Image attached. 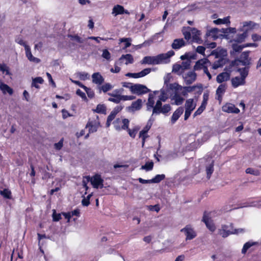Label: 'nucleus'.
<instances>
[{
  "instance_id": "1",
  "label": "nucleus",
  "mask_w": 261,
  "mask_h": 261,
  "mask_svg": "<svg viewBox=\"0 0 261 261\" xmlns=\"http://www.w3.org/2000/svg\"><path fill=\"white\" fill-rule=\"evenodd\" d=\"M153 98V95L150 93L146 104V111H151L152 110V113L151 116H152V117L159 115L160 114L166 115L171 110V106L169 104H165L163 106L162 102H161L160 100H157L154 105Z\"/></svg>"
},
{
  "instance_id": "2",
  "label": "nucleus",
  "mask_w": 261,
  "mask_h": 261,
  "mask_svg": "<svg viewBox=\"0 0 261 261\" xmlns=\"http://www.w3.org/2000/svg\"><path fill=\"white\" fill-rule=\"evenodd\" d=\"M175 55L173 50H170L165 54H161L156 56H146L143 58L141 63L142 64L157 65L169 59Z\"/></svg>"
},
{
  "instance_id": "3",
  "label": "nucleus",
  "mask_w": 261,
  "mask_h": 261,
  "mask_svg": "<svg viewBox=\"0 0 261 261\" xmlns=\"http://www.w3.org/2000/svg\"><path fill=\"white\" fill-rule=\"evenodd\" d=\"M150 91L146 86L140 84H134L131 88V93L138 96L145 94Z\"/></svg>"
},
{
  "instance_id": "4",
  "label": "nucleus",
  "mask_w": 261,
  "mask_h": 261,
  "mask_svg": "<svg viewBox=\"0 0 261 261\" xmlns=\"http://www.w3.org/2000/svg\"><path fill=\"white\" fill-rule=\"evenodd\" d=\"M196 136L191 134L188 136L186 140L187 144L186 147L188 150H193L196 149L200 145L199 143L195 141Z\"/></svg>"
},
{
  "instance_id": "5",
  "label": "nucleus",
  "mask_w": 261,
  "mask_h": 261,
  "mask_svg": "<svg viewBox=\"0 0 261 261\" xmlns=\"http://www.w3.org/2000/svg\"><path fill=\"white\" fill-rule=\"evenodd\" d=\"M180 231L185 233L186 240H191L197 236L196 231L190 225H186L180 230Z\"/></svg>"
},
{
  "instance_id": "6",
  "label": "nucleus",
  "mask_w": 261,
  "mask_h": 261,
  "mask_svg": "<svg viewBox=\"0 0 261 261\" xmlns=\"http://www.w3.org/2000/svg\"><path fill=\"white\" fill-rule=\"evenodd\" d=\"M233 226L232 223L229 225H223L221 228L219 229V234L224 238L227 237L230 234H233Z\"/></svg>"
},
{
  "instance_id": "7",
  "label": "nucleus",
  "mask_w": 261,
  "mask_h": 261,
  "mask_svg": "<svg viewBox=\"0 0 261 261\" xmlns=\"http://www.w3.org/2000/svg\"><path fill=\"white\" fill-rule=\"evenodd\" d=\"M221 29H218L216 28L207 29L205 37L206 38H212L213 40L217 39L221 35L220 33L221 32Z\"/></svg>"
},
{
  "instance_id": "8",
  "label": "nucleus",
  "mask_w": 261,
  "mask_h": 261,
  "mask_svg": "<svg viewBox=\"0 0 261 261\" xmlns=\"http://www.w3.org/2000/svg\"><path fill=\"white\" fill-rule=\"evenodd\" d=\"M196 88L199 89V91L201 93L202 90V86L201 84L199 85H194L192 86H181V94L184 96H187L188 93H191L194 91Z\"/></svg>"
},
{
  "instance_id": "9",
  "label": "nucleus",
  "mask_w": 261,
  "mask_h": 261,
  "mask_svg": "<svg viewBox=\"0 0 261 261\" xmlns=\"http://www.w3.org/2000/svg\"><path fill=\"white\" fill-rule=\"evenodd\" d=\"M90 181L94 188H102L103 187V180L101 178L100 175L96 174L92 178H90Z\"/></svg>"
},
{
  "instance_id": "10",
  "label": "nucleus",
  "mask_w": 261,
  "mask_h": 261,
  "mask_svg": "<svg viewBox=\"0 0 261 261\" xmlns=\"http://www.w3.org/2000/svg\"><path fill=\"white\" fill-rule=\"evenodd\" d=\"M142 107V100L141 99H138L133 101L131 105L126 107V110L129 112H135L141 110Z\"/></svg>"
},
{
  "instance_id": "11",
  "label": "nucleus",
  "mask_w": 261,
  "mask_h": 261,
  "mask_svg": "<svg viewBox=\"0 0 261 261\" xmlns=\"http://www.w3.org/2000/svg\"><path fill=\"white\" fill-rule=\"evenodd\" d=\"M129 14L128 10H125L123 6L120 5H116L114 6L112 9V14L114 16H116L118 15L122 14Z\"/></svg>"
},
{
  "instance_id": "12",
  "label": "nucleus",
  "mask_w": 261,
  "mask_h": 261,
  "mask_svg": "<svg viewBox=\"0 0 261 261\" xmlns=\"http://www.w3.org/2000/svg\"><path fill=\"white\" fill-rule=\"evenodd\" d=\"M196 73L194 71H189L183 75V79L185 84L189 85L196 81Z\"/></svg>"
},
{
  "instance_id": "13",
  "label": "nucleus",
  "mask_w": 261,
  "mask_h": 261,
  "mask_svg": "<svg viewBox=\"0 0 261 261\" xmlns=\"http://www.w3.org/2000/svg\"><path fill=\"white\" fill-rule=\"evenodd\" d=\"M202 221L205 224L207 228L212 232H214L216 229V226L214 223L212 222L211 218L206 214V212L204 213L202 218Z\"/></svg>"
},
{
  "instance_id": "14",
  "label": "nucleus",
  "mask_w": 261,
  "mask_h": 261,
  "mask_svg": "<svg viewBox=\"0 0 261 261\" xmlns=\"http://www.w3.org/2000/svg\"><path fill=\"white\" fill-rule=\"evenodd\" d=\"M187 44L186 41L183 38H178L173 40L171 44V47L173 49L178 50L184 47Z\"/></svg>"
},
{
  "instance_id": "15",
  "label": "nucleus",
  "mask_w": 261,
  "mask_h": 261,
  "mask_svg": "<svg viewBox=\"0 0 261 261\" xmlns=\"http://www.w3.org/2000/svg\"><path fill=\"white\" fill-rule=\"evenodd\" d=\"M222 111L228 113L238 114L240 110L232 103H226L222 107Z\"/></svg>"
},
{
  "instance_id": "16",
  "label": "nucleus",
  "mask_w": 261,
  "mask_h": 261,
  "mask_svg": "<svg viewBox=\"0 0 261 261\" xmlns=\"http://www.w3.org/2000/svg\"><path fill=\"white\" fill-rule=\"evenodd\" d=\"M207 64H210V62L207 59H200L197 61L194 66V70H204L205 67H207Z\"/></svg>"
},
{
  "instance_id": "17",
  "label": "nucleus",
  "mask_w": 261,
  "mask_h": 261,
  "mask_svg": "<svg viewBox=\"0 0 261 261\" xmlns=\"http://www.w3.org/2000/svg\"><path fill=\"white\" fill-rule=\"evenodd\" d=\"M184 112V108L182 107H180L178 108L173 113L171 119V121L172 124L175 123V122L178 119L180 116Z\"/></svg>"
},
{
  "instance_id": "18",
  "label": "nucleus",
  "mask_w": 261,
  "mask_h": 261,
  "mask_svg": "<svg viewBox=\"0 0 261 261\" xmlns=\"http://www.w3.org/2000/svg\"><path fill=\"white\" fill-rule=\"evenodd\" d=\"M25 50L26 57L30 61L36 63H38L40 62V60L39 59L36 58L33 56L30 46H25Z\"/></svg>"
},
{
  "instance_id": "19",
  "label": "nucleus",
  "mask_w": 261,
  "mask_h": 261,
  "mask_svg": "<svg viewBox=\"0 0 261 261\" xmlns=\"http://www.w3.org/2000/svg\"><path fill=\"white\" fill-rule=\"evenodd\" d=\"M92 82L100 85L104 82V79L99 72H95L92 75Z\"/></svg>"
},
{
  "instance_id": "20",
  "label": "nucleus",
  "mask_w": 261,
  "mask_h": 261,
  "mask_svg": "<svg viewBox=\"0 0 261 261\" xmlns=\"http://www.w3.org/2000/svg\"><path fill=\"white\" fill-rule=\"evenodd\" d=\"M226 86L225 84H221L218 87L216 90L217 99L221 101L222 100V96L225 92Z\"/></svg>"
},
{
  "instance_id": "21",
  "label": "nucleus",
  "mask_w": 261,
  "mask_h": 261,
  "mask_svg": "<svg viewBox=\"0 0 261 261\" xmlns=\"http://www.w3.org/2000/svg\"><path fill=\"white\" fill-rule=\"evenodd\" d=\"M245 83V81L240 76H236L231 79L232 86L234 88H237L241 85H243Z\"/></svg>"
},
{
  "instance_id": "22",
  "label": "nucleus",
  "mask_w": 261,
  "mask_h": 261,
  "mask_svg": "<svg viewBox=\"0 0 261 261\" xmlns=\"http://www.w3.org/2000/svg\"><path fill=\"white\" fill-rule=\"evenodd\" d=\"M230 79V74L226 72H224L219 74L216 78V81L218 83H222L224 81H227Z\"/></svg>"
},
{
  "instance_id": "23",
  "label": "nucleus",
  "mask_w": 261,
  "mask_h": 261,
  "mask_svg": "<svg viewBox=\"0 0 261 261\" xmlns=\"http://www.w3.org/2000/svg\"><path fill=\"white\" fill-rule=\"evenodd\" d=\"M249 54L248 52H243L241 54L239 61L241 63L242 65L246 66L249 65L250 61L248 59Z\"/></svg>"
},
{
  "instance_id": "24",
  "label": "nucleus",
  "mask_w": 261,
  "mask_h": 261,
  "mask_svg": "<svg viewBox=\"0 0 261 261\" xmlns=\"http://www.w3.org/2000/svg\"><path fill=\"white\" fill-rule=\"evenodd\" d=\"M226 55V50L223 48H217V49L213 50L211 55H214L216 58L224 57Z\"/></svg>"
},
{
  "instance_id": "25",
  "label": "nucleus",
  "mask_w": 261,
  "mask_h": 261,
  "mask_svg": "<svg viewBox=\"0 0 261 261\" xmlns=\"http://www.w3.org/2000/svg\"><path fill=\"white\" fill-rule=\"evenodd\" d=\"M196 104L193 98L188 99L185 103V110L192 112L196 108Z\"/></svg>"
},
{
  "instance_id": "26",
  "label": "nucleus",
  "mask_w": 261,
  "mask_h": 261,
  "mask_svg": "<svg viewBox=\"0 0 261 261\" xmlns=\"http://www.w3.org/2000/svg\"><path fill=\"white\" fill-rule=\"evenodd\" d=\"M108 94L113 97L108 98V100L115 103H119L122 99V95L114 93H109Z\"/></svg>"
},
{
  "instance_id": "27",
  "label": "nucleus",
  "mask_w": 261,
  "mask_h": 261,
  "mask_svg": "<svg viewBox=\"0 0 261 261\" xmlns=\"http://www.w3.org/2000/svg\"><path fill=\"white\" fill-rule=\"evenodd\" d=\"M0 89L4 94L8 93L9 95H11L13 93V89L7 84L2 83L1 81Z\"/></svg>"
},
{
  "instance_id": "28",
  "label": "nucleus",
  "mask_w": 261,
  "mask_h": 261,
  "mask_svg": "<svg viewBox=\"0 0 261 261\" xmlns=\"http://www.w3.org/2000/svg\"><path fill=\"white\" fill-rule=\"evenodd\" d=\"M257 244H258L257 242H253L252 241H249L246 242L244 244L243 247L242 249V253L245 254L249 249H250L253 246L256 245Z\"/></svg>"
},
{
  "instance_id": "29",
  "label": "nucleus",
  "mask_w": 261,
  "mask_h": 261,
  "mask_svg": "<svg viewBox=\"0 0 261 261\" xmlns=\"http://www.w3.org/2000/svg\"><path fill=\"white\" fill-rule=\"evenodd\" d=\"M155 118L154 117H152V116H151L147 125L145 126V127L141 130L140 131V135H142V134H147L148 130L150 129V128L151 127V125L153 123V122L154 121Z\"/></svg>"
},
{
  "instance_id": "30",
  "label": "nucleus",
  "mask_w": 261,
  "mask_h": 261,
  "mask_svg": "<svg viewBox=\"0 0 261 261\" xmlns=\"http://www.w3.org/2000/svg\"><path fill=\"white\" fill-rule=\"evenodd\" d=\"M124 59L125 60V64L126 65H127L128 64H132L134 61L133 56L129 54L122 55L119 58L120 61H121Z\"/></svg>"
},
{
  "instance_id": "31",
  "label": "nucleus",
  "mask_w": 261,
  "mask_h": 261,
  "mask_svg": "<svg viewBox=\"0 0 261 261\" xmlns=\"http://www.w3.org/2000/svg\"><path fill=\"white\" fill-rule=\"evenodd\" d=\"M86 127L89 128V132L90 133H93L97 131L98 125L95 122L90 121L88 122L86 125Z\"/></svg>"
},
{
  "instance_id": "32",
  "label": "nucleus",
  "mask_w": 261,
  "mask_h": 261,
  "mask_svg": "<svg viewBox=\"0 0 261 261\" xmlns=\"http://www.w3.org/2000/svg\"><path fill=\"white\" fill-rule=\"evenodd\" d=\"M214 172V161L212 160L211 163L206 166V176L210 179Z\"/></svg>"
},
{
  "instance_id": "33",
  "label": "nucleus",
  "mask_w": 261,
  "mask_h": 261,
  "mask_svg": "<svg viewBox=\"0 0 261 261\" xmlns=\"http://www.w3.org/2000/svg\"><path fill=\"white\" fill-rule=\"evenodd\" d=\"M171 99L174 100V104L177 106L181 105L184 100V98L177 93L174 94Z\"/></svg>"
},
{
  "instance_id": "34",
  "label": "nucleus",
  "mask_w": 261,
  "mask_h": 261,
  "mask_svg": "<svg viewBox=\"0 0 261 261\" xmlns=\"http://www.w3.org/2000/svg\"><path fill=\"white\" fill-rule=\"evenodd\" d=\"M119 41V43H124V46L122 49H125L131 45L132 39L131 38H121Z\"/></svg>"
},
{
  "instance_id": "35",
  "label": "nucleus",
  "mask_w": 261,
  "mask_h": 261,
  "mask_svg": "<svg viewBox=\"0 0 261 261\" xmlns=\"http://www.w3.org/2000/svg\"><path fill=\"white\" fill-rule=\"evenodd\" d=\"M43 82L44 80L41 77H37L33 79L31 86L38 89L39 88V86L38 85V84H42L43 83Z\"/></svg>"
},
{
  "instance_id": "36",
  "label": "nucleus",
  "mask_w": 261,
  "mask_h": 261,
  "mask_svg": "<svg viewBox=\"0 0 261 261\" xmlns=\"http://www.w3.org/2000/svg\"><path fill=\"white\" fill-rule=\"evenodd\" d=\"M0 194L5 198L8 199H11L12 198L11 192L8 189H4L3 190L1 191Z\"/></svg>"
},
{
  "instance_id": "37",
  "label": "nucleus",
  "mask_w": 261,
  "mask_h": 261,
  "mask_svg": "<svg viewBox=\"0 0 261 261\" xmlns=\"http://www.w3.org/2000/svg\"><path fill=\"white\" fill-rule=\"evenodd\" d=\"M165 178V174H157L153 178L150 179V181L152 182V183L157 184L159 183L161 181L164 180Z\"/></svg>"
},
{
  "instance_id": "38",
  "label": "nucleus",
  "mask_w": 261,
  "mask_h": 261,
  "mask_svg": "<svg viewBox=\"0 0 261 261\" xmlns=\"http://www.w3.org/2000/svg\"><path fill=\"white\" fill-rule=\"evenodd\" d=\"M0 71L3 73H5L6 75H11L12 73L9 70V67L5 63H0Z\"/></svg>"
},
{
  "instance_id": "39",
  "label": "nucleus",
  "mask_w": 261,
  "mask_h": 261,
  "mask_svg": "<svg viewBox=\"0 0 261 261\" xmlns=\"http://www.w3.org/2000/svg\"><path fill=\"white\" fill-rule=\"evenodd\" d=\"M94 111L97 113L106 114V107L104 105L98 104L96 107V109Z\"/></svg>"
},
{
  "instance_id": "40",
  "label": "nucleus",
  "mask_w": 261,
  "mask_h": 261,
  "mask_svg": "<svg viewBox=\"0 0 261 261\" xmlns=\"http://www.w3.org/2000/svg\"><path fill=\"white\" fill-rule=\"evenodd\" d=\"M166 88L172 90H175L176 91H177L181 90V86L176 83H174L173 84H169L168 85V87H166Z\"/></svg>"
},
{
  "instance_id": "41",
  "label": "nucleus",
  "mask_w": 261,
  "mask_h": 261,
  "mask_svg": "<svg viewBox=\"0 0 261 261\" xmlns=\"http://www.w3.org/2000/svg\"><path fill=\"white\" fill-rule=\"evenodd\" d=\"M247 32H244L242 34H238L237 35V36L235 39V41L238 43L243 42L245 40V39L247 37Z\"/></svg>"
},
{
  "instance_id": "42",
  "label": "nucleus",
  "mask_w": 261,
  "mask_h": 261,
  "mask_svg": "<svg viewBox=\"0 0 261 261\" xmlns=\"http://www.w3.org/2000/svg\"><path fill=\"white\" fill-rule=\"evenodd\" d=\"M191 63V61L190 60H188L181 62V64H180L181 67V72H183L185 70L190 68Z\"/></svg>"
},
{
  "instance_id": "43",
  "label": "nucleus",
  "mask_w": 261,
  "mask_h": 261,
  "mask_svg": "<svg viewBox=\"0 0 261 261\" xmlns=\"http://www.w3.org/2000/svg\"><path fill=\"white\" fill-rule=\"evenodd\" d=\"M224 65V62L223 59H220L215 61L212 66L213 69H217L219 67H222Z\"/></svg>"
},
{
  "instance_id": "44",
  "label": "nucleus",
  "mask_w": 261,
  "mask_h": 261,
  "mask_svg": "<svg viewBox=\"0 0 261 261\" xmlns=\"http://www.w3.org/2000/svg\"><path fill=\"white\" fill-rule=\"evenodd\" d=\"M153 162L152 161L146 162L144 165L142 166L141 169H144L146 171H150L153 169Z\"/></svg>"
},
{
  "instance_id": "45",
  "label": "nucleus",
  "mask_w": 261,
  "mask_h": 261,
  "mask_svg": "<svg viewBox=\"0 0 261 261\" xmlns=\"http://www.w3.org/2000/svg\"><path fill=\"white\" fill-rule=\"evenodd\" d=\"M76 74L81 80L85 81L89 78V74L85 72H78Z\"/></svg>"
},
{
  "instance_id": "46",
  "label": "nucleus",
  "mask_w": 261,
  "mask_h": 261,
  "mask_svg": "<svg viewBox=\"0 0 261 261\" xmlns=\"http://www.w3.org/2000/svg\"><path fill=\"white\" fill-rule=\"evenodd\" d=\"M247 174H250L255 176H258L260 174V172L257 170H255L252 168H248L245 171Z\"/></svg>"
},
{
  "instance_id": "47",
  "label": "nucleus",
  "mask_w": 261,
  "mask_h": 261,
  "mask_svg": "<svg viewBox=\"0 0 261 261\" xmlns=\"http://www.w3.org/2000/svg\"><path fill=\"white\" fill-rule=\"evenodd\" d=\"M238 71L241 74V77L245 81V79L248 74V69H247L246 68H239Z\"/></svg>"
},
{
  "instance_id": "48",
  "label": "nucleus",
  "mask_w": 261,
  "mask_h": 261,
  "mask_svg": "<svg viewBox=\"0 0 261 261\" xmlns=\"http://www.w3.org/2000/svg\"><path fill=\"white\" fill-rule=\"evenodd\" d=\"M161 95L159 96V98L158 100H160L161 102L162 101L165 102L168 98V97L167 96V93L165 92V90L162 89L161 90Z\"/></svg>"
},
{
  "instance_id": "49",
  "label": "nucleus",
  "mask_w": 261,
  "mask_h": 261,
  "mask_svg": "<svg viewBox=\"0 0 261 261\" xmlns=\"http://www.w3.org/2000/svg\"><path fill=\"white\" fill-rule=\"evenodd\" d=\"M213 22L216 24H220L227 23V22H229V21L228 17H225L223 19H217L214 20Z\"/></svg>"
},
{
  "instance_id": "50",
  "label": "nucleus",
  "mask_w": 261,
  "mask_h": 261,
  "mask_svg": "<svg viewBox=\"0 0 261 261\" xmlns=\"http://www.w3.org/2000/svg\"><path fill=\"white\" fill-rule=\"evenodd\" d=\"M68 37L70 38V39L71 40L75 41L76 42H77L78 43H82L84 42L83 39H82V38H81L77 35H68Z\"/></svg>"
},
{
  "instance_id": "51",
  "label": "nucleus",
  "mask_w": 261,
  "mask_h": 261,
  "mask_svg": "<svg viewBox=\"0 0 261 261\" xmlns=\"http://www.w3.org/2000/svg\"><path fill=\"white\" fill-rule=\"evenodd\" d=\"M221 32L224 34L235 33L236 32V29L234 28L221 29Z\"/></svg>"
},
{
  "instance_id": "52",
  "label": "nucleus",
  "mask_w": 261,
  "mask_h": 261,
  "mask_svg": "<svg viewBox=\"0 0 261 261\" xmlns=\"http://www.w3.org/2000/svg\"><path fill=\"white\" fill-rule=\"evenodd\" d=\"M113 88L110 83H106L101 87V90L105 93L108 92Z\"/></svg>"
},
{
  "instance_id": "53",
  "label": "nucleus",
  "mask_w": 261,
  "mask_h": 261,
  "mask_svg": "<svg viewBox=\"0 0 261 261\" xmlns=\"http://www.w3.org/2000/svg\"><path fill=\"white\" fill-rule=\"evenodd\" d=\"M84 89L89 98H92L94 96V92L91 88H88L86 86Z\"/></svg>"
},
{
  "instance_id": "54",
  "label": "nucleus",
  "mask_w": 261,
  "mask_h": 261,
  "mask_svg": "<svg viewBox=\"0 0 261 261\" xmlns=\"http://www.w3.org/2000/svg\"><path fill=\"white\" fill-rule=\"evenodd\" d=\"M256 24L251 21H245L243 22V27H248L249 29H253L255 27Z\"/></svg>"
},
{
  "instance_id": "55",
  "label": "nucleus",
  "mask_w": 261,
  "mask_h": 261,
  "mask_svg": "<svg viewBox=\"0 0 261 261\" xmlns=\"http://www.w3.org/2000/svg\"><path fill=\"white\" fill-rule=\"evenodd\" d=\"M205 109V107L201 105L194 113L193 117L194 118V117H196L197 116L200 115Z\"/></svg>"
},
{
  "instance_id": "56",
  "label": "nucleus",
  "mask_w": 261,
  "mask_h": 261,
  "mask_svg": "<svg viewBox=\"0 0 261 261\" xmlns=\"http://www.w3.org/2000/svg\"><path fill=\"white\" fill-rule=\"evenodd\" d=\"M53 216V220L55 222H58L60 219H61V214H57L55 210L53 211V213L52 215Z\"/></svg>"
},
{
  "instance_id": "57",
  "label": "nucleus",
  "mask_w": 261,
  "mask_h": 261,
  "mask_svg": "<svg viewBox=\"0 0 261 261\" xmlns=\"http://www.w3.org/2000/svg\"><path fill=\"white\" fill-rule=\"evenodd\" d=\"M102 57L107 60H109L111 58V54L108 49H105L102 50Z\"/></svg>"
},
{
  "instance_id": "58",
  "label": "nucleus",
  "mask_w": 261,
  "mask_h": 261,
  "mask_svg": "<svg viewBox=\"0 0 261 261\" xmlns=\"http://www.w3.org/2000/svg\"><path fill=\"white\" fill-rule=\"evenodd\" d=\"M76 94L80 96L84 101H87V98L84 92L82 91L80 89H77L76 91Z\"/></svg>"
},
{
  "instance_id": "59",
  "label": "nucleus",
  "mask_w": 261,
  "mask_h": 261,
  "mask_svg": "<svg viewBox=\"0 0 261 261\" xmlns=\"http://www.w3.org/2000/svg\"><path fill=\"white\" fill-rule=\"evenodd\" d=\"M208 96L209 95L208 93H204L203 95V100L201 105L203 106L205 108L207 103Z\"/></svg>"
},
{
  "instance_id": "60",
  "label": "nucleus",
  "mask_w": 261,
  "mask_h": 261,
  "mask_svg": "<svg viewBox=\"0 0 261 261\" xmlns=\"http://www.w3.org/2000/svg\"><path fill=\"white\" fill-rule=\"evenodd\" d=\"M181 70L180 72H181V67L180 64H175L173 66L172 68V72L174 73H177Z\"/></svg>"
},
{
  "instance_id": "61",
  "label": "nucleus",
  "mask_w": 261,
  "mask_h": 261,
  "mask_svg": "<svg viewBox=\"0 0 261 261\" xmlns=\"http://www.w3.org/2000/svg\"><path fill=\"white\" fill-rule=\"evenodd\" d=\"M233 51L234 52H240L242 51L244 46L238 45V44H233L232 46Z\"/></svg>"
},
{
  "instance_id": "62",
  "label": "nucleus",
  "mask_w": 261,
  "mask_h": 261,
  "mask_svg": "<svg viewBox=\"0 0 261 261\" xmlns=\"http://www.w3.org/2000/svg\"><path fill=\"white\" fill-rule=\"evenodd\" d=\"M151 71V69L150 68H145L142 70L140 72V77H142L145 76V75L148 74Z\"/></svg>"
},
{
  "instance_id": "63",
  "label": "nucleus",
  "mask_w": 261,
  "mask_h": 261,
  "mask_svg": "<svg viewBox=\"0 0 261 261\" xmlns=\"http://www.w3.org/2000/svg\"><path fill=\"white\" fill-rule=\"evenodd\" d=\"M180 58L181 60H191V59H194V56L193 55V56H191L190 57L189 54L188 53H186L184 55L181 56Z\"/></svg>"
},
{
  "instance_id": "64",
  "label": "nucleus",
  "mask_w": 261,
  "mask_h": 261,
  "mask_svg": "<svg viewBox=\"0 0 261 261\" xmlns=\"http://www.w3.org/2000/svg\"><path fill=\"white\" fill-rule=\"evenodd\" d=\"M122 122L123 123L122 126H121V128L123 129H127L128 128L129 125V120L127 119H123L122 120Z\"/></svg>"
}]
</instances>
